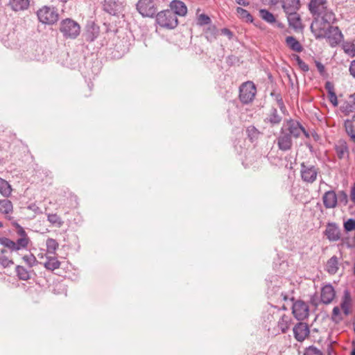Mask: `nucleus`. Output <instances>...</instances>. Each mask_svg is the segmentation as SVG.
Returning <instances> with one entry per match:
<instances>
[{
  "label": "nucleus",
  "instance_id": "obj_1",
  "mask_svg": "<svg viewBox=\"0 0 355 355\" xmlns=\"http://www.w3.org/2000/svg\"><path fill=\"white\" fill-rule=\"evenodd\" d=\"M286 123L281 128L279 135L276 139L279 150L284 152L292 148V137L298 138V130L292 123H289V119Z\"/></svg>",
  "mask_w": 355,
  "mask_h": 355
},
{
  "label": "nucleus",
  "instance_id": "obj_2",
  "mask_svg": "<svg viewBox=\"0 0 355 355\" xmlns=\"http://www.w3.org/2000/svg\"><path fill=\"white\" fill-rule=\"evenodd\" d=\"M155 23L160 27L172 30L175 28L178 25V19L177 16L172 10H164L157 12L155 16Z\"/></svg>",
  "mask_w": 355,
  "mask_h": 355
},
{
  "label": "nucleus",
  "instance_id": "obj_3",
  "mask_svg": "<svg viewBox=\"0 0 355 355\" xmlns=\"http://www.w3.org/2000/svg\"><path fill=\"white\" fill-rule=\"evenodd\" d=\"M59 31L64 38L76 39L80 35V26L73 19L66 18L60 21Z\"/></svg>",
  "mask_w": 355,
  "mask_h": 355
},
{
  "label": "nucleus",
  "instance_id": "obj_4",
  "mask_svg": "<svg viewBox=\"0 0 355 355\" xmlns=\"http://www.w3.org/2000/svg\"><path fill=\"white\" fill-rule=\"evenodd\" d=\"M39 21L47 25L55 24L59 19L58 10L55 7L44 6L37 11Z\"/></svg>",
  "mask_w": 355,
  "mask_h": 355
},
{
  "label": "nucleus",
  "instance_id": "obj_5",
  "mask_svg": "<svg viewBox=\"0 0 355 355\" xmlns=\"http://www.w3.org/2000/svg\"><path fill=\"white\" fill-rule=\"evenodd\" d=\"M136 10L143 17L154 18L158 11L157 1L138 0Z\"/></svg>",
  "mask_w": 355,
  "mask_h": 355
},
{
  "label": "nucleus",
  "instance_id": "obj_6",
  "mask_svg": "<svg viewBox=\"0 0 355 355\" xmlns=\"http://www.w3.org/2000/svg\"><path fill=\"white\" fill-rule=\"evenodd\" d=\"M256 92V86L253 82L243 83L239 87V99L243 104H248L253 101Z\"/></svg>",
  "mask_w": 355,
  "mask_h": 355
},
{
  "label": "nucleus",
  "instance_id": "obj_7",
  "mask_svg": "<svg viewBox=\"0 0 355 355\" xmlns=\"http://www.w3.org/2000/svg\"><path fill=\"white\" fill-rule=\"evenodd\" d=\"M290 300L293 302L292 305V313L296 320L302 321L309 317V307L305 302L301 300L295 301L293 297H291Z\"/></svg>",
  "mask_w": 355,
  "mask_h": 355
},
{
  "label": "nucleus",
  "instance_id": "obj_8",
  "mask_svg": "<svg viewBox=\"0 0 355 355\" xmlns=\"http://www.w3.org/2000/svg\"><path fill=\"white\" fill-rule=\"evenodd\" d=\"M328 24L322 21L320 17H314L310 26V30L316 40L325 38L327 36Z\"/></svg>",
  "mask_w": 355,
  "mask_h": 355
},
{
  "label": "nucleus",
  "instance_id": "obj_9",
  "mask_svg": "<svg viewBox=\"0 0 355 355\" xmlns=\"http://www.w3.org/2000/svg\"><path fill=\"white\" fill-rule=\"evenodd\" d=\"M302 180L307 183H313L316 180L319 168L313 165H306L304 162L300 164Z\"/></svg>",
  "mask_w": 355,
  "mask_h": 355
},
{
  "label": "nucleus",
  "instance_id": "obj_10",
  "mask_svg": "<svg viewBox=\"0 0 355 355\" xmlns=\"http://www.w3.org/2000/svg\"><path fill=\"white\" fill-rule=\"evenodd\" d=\"M325 38L331 47H335L342 41L343 35L338 26L329 25Z\"/></svg>",
  "mask_w": 355,
  "mask_h": 355
},
{
  "label": "nucleus",
  "instance_id": "obj_11",
  "mask_svg": "<svg viewBox=\"0 0 355 355\" xmlns=\"http://www.w3.org/2000/svg\"><path fill=\"white\" fill-rule=\"evenodd\" d=\"M294 338L298 342H302L310 334V329L307 323L298 322L293 329Z\"/></svg>",
  "mask_w": 355,
  "mask_h": 355
},
{
  "label": "nucleus",
  "instance_id": "obj_12",
  "mask_svg": "<svg viewBox=\"0 0 355 355\" xmlns=\"http://www.w3.org/2000/svg\"><path fill=\"white\" fill-rule=\"evenodd\" d=\"M327 3V0H310L309 10L313 17H320L325 11Z\"/></svg>",
  "mask_w": 355,
  "mask_h": 355
},
{
  "label": "nucleus",
  "instance_id": "obj_13",
  "mask_svg": "<svg viewBox=\"0 0 355 355\" xmlns=\"http://www.w3.org/2000/svg\"><path fill=\"white\" fill-rule=\"evenodd\" d=\"M336 296L333 286L330 284L324 286L321 289L320 301L323 304H330Z\"/></svg>",
  "mask_w": 355,
  "mask_h": 355
},
{
  "label": "nucleus",
  "instance_id": "obj_14",
  "mask_svg": "<svg viewBox=\"0 0 355 355\" xmlns=\"http://www.w3.org/2000/svg\"><path fill=\"white\" fill-rule=\"evenodd\" d=\"M322 202L326 209H333L338 205L337 194L334 190L326 191L322 196Z\"/></svg>",
  "mask_w": 355,
  "mask_h": 355
},
{
  "label": "nucleus",
  "instance_id": "obj_15",
  "mask_svg": "<svg viewBox=\"0 0 355 355\" xmlns=\"http://www.w3.org/2000/svg\"><path fill=\"white\" fill-rule=\"evenodd\" d=\"M286 15L289 27L292 28L295 31H302L304 29L301 17L297 12L288 13L286 14Z\"/></svg>",
  "mask_w": 355,
  "mask_h": 355
},
{
  "label": "nucleus",
  "instance_id": "obj_16",
  "mask_svg": "<svg viewBox=\"0 0 355 355\" xmlns=\"http://www.w3.org/2000/svg\"><path fill=\"white\" fill-rule=\"evenodd\" d=\"M324 234L330 241H337L340 239V231L335 223H328Z\"/></svg>",
  "mask_w": 355,
  "mask_h": 355
},
{
  "label": "nucleus",
  "instance_id": "obj_17",
  "mask_svg": "<svg viewBox=\"0 0 355 355\" xmlns=\"http://www.w3.org/2000/svg\"><path fill=\"white\" fill-rule=\"evenodd\" d=\"M282 7L286 14L297 12L300 7V0H281Z\"/></svg>",
  "mask_w": 355,
  "mask_h": 355
},
{
  "label": "nucleus",
  "instance_id": "obj_18",
  "mask_svg": "<svg viewBox=\"0 0 355 355\" xmlns=\"http://www.w3.org/2000/svg\"><path fill=\"white\" fill-rule=\"evenodd\" d=\"M99 34V27L96 26L94 23L87 24L86 31L84 33L85 39L88 42H94Z\"/></svg>",
  "mask_w": 355,
  "mask_h": 355
},
{
  "label": "nucleus",
  "instance_id": "obj_19",
  "mask_svg": "<svg viewBox=\"0 0 355 355\" xmlns=\"http://www.w3.org/2000/svg\"><path fill=\"white\" fill-rule=\"evenodd\" d=\"M171 8L169 10H172L175 16H184L187 12V8L185 3L180 0H173L170 3Z\"/></svg>",
  "mask_w": 355,
  "mask_h": 355
},
{
  "label": "nucleus",
  "instance_id": "obj_20",
  "mask_svg": "<svg viewBox=\"0 0 355 355\" xmlns=\"http://www.w3.org/2000/svg\"><path fill=\"white\" fill-rule=\"evenodd\" d=\"M352 299L349 291L347 288L345 289L340 303V308L345 315H349L350 314L349 306L352 304Z\"/></svg>",
  "mask_w": 355,
  "mask_h": 355
},
{
  "label": "nucleus",
  "instance_id": "obj_21",
  "mask_svg": "<svg viewBox=\"0 0 355 355\" xmlns=\"http://www.w3.org/2000/svg\"><path fill=\"white\" fill-rule=\"evenodd\" d=\"M282 120V117L278 114L277 108L272 107L268 117L264 119V122L270 123V126L273 127L279 124Z\"/></svg>",
  "mask_w": 355,
  "mask_h": 355
},
{
  "label": "nucleus",
  "instance_id": "obj_22",
  "mask_svg": "<svg viewBox=\"0 0 355 355\" xmlns=\"http://www.w3.org/2000/svg\"><path fill=\"white\" fill-rule=\"evenodd\" d=\"M218 35L219 30L214 24H209V26L204 30V35L209 42H213L216 40Z\"/></svg>",
  "mask_w": 355,
  "mask_h": 355
},
{
  "label": "nucleus",
  "instance_id": "obj_23",
  "mask_svg": "<svg viewBox=\"0 0 355 355\" xmlns=\"http://www.w3.org/2000/svg\"><path fill=\"white\" fill-rule=\"evenodd\" d=\"M286 44L293 51L300 53L303 51V46L300 42L293 36L286 37Z\"/></svg>",
  "mask_w": 355,
  "mask_h": 355
},
{
  "label": "nucleus",
  "instance_id": "obj_24",
  "mask_svg": "<svg viewBox=\"0 0 355 355\" xmlns=\"http://www.w3.org/2000/svg\"><path fill=\"white\" fill-rule=\"evenodd\" d=\"M9 5L15 11L24 10L29 7V0H10Z\"/></svg>",
  "mask_w": 355,
  "mask_h": 355
},
{
  "label": "nucleus",
  "instance_id": "obj_25",
  "mask_svg": "<svg viewBox=\"0 0 355 355\" xmlns=\"http://www.w3.org/2000/svg\"><path fill=\"white\" fill-rule=\"evenodd\" d=\"M247 137L251 143L257 141L261 135V132L254 125H250L246 128Z\"/></svg>",
  "mask_w": 355,
  "mask_h": 355
},
{
  "label": "nucleus",
  "instance_id": "obj_26",
  "mask_svg": "<svg viewBox=\"0 0 355 355\" xmlns=\"http://www.w3.org/2000/svg\"><path fill=\"white\" fill-rule=\"evenodd\" d=\"M44 266L46 270L53 271L54 270L60 268V261L55 257L47 256L46 261L44 263Z\"/></svg>",
  "mask_w": 355,
  "mask_h": 355
},
{
  "label": "nucleus",
  "instance_id": "obj_27",
  "mask_svg": "<svg viewBox=\"0 0 355 355\" xmlns=\"http://www.w3.org/2000/svg\"><path fill=\"white\" fill-rule=\"evenodd\" d=\"M103 10L112 15H116L118 11V4L114 0H105L103 4Z\"/></svg>",
  "mask_w": 355,
  "mask_h": 355
},
{
  "label": "nucleus",
  "instance_id": "obj_28",
  "mask_svg": "<svg viewBox=\"0 0 355 355\" xmlns=\"http://www.w3.org/2000/svg\"><path fill=\"white\" fill-rule=\"evenodd\" d=\"M327 271L331 275H334L338 270V260L336 256H333L327 262Z\"/></svg>",
  "mask_w": 355,
  "mask_h": 355
},
{
  "label": "nucleus",
  "instance_id": "obj_29",
  "mask_svg": "<svg viewBox=\"0 0 355 355\" xmlns=\"http://www.w3.org/2000/svg\"><path fill=\"white\" fill-rule=\"evenodd\" d=\"M13 211V205L8 199L0 200V213L3 214H10Z\"/></svg>",
  "mask_w": 355,
  "mask_h": 355
},
{
  "label": "nucleus",
  "instance_id": "obj_30",
  "mask_svg": "<svg viewBox=\"0 0 355 355\" xmlns=\"http://www.w3.org/2000/svg\"><path fill=\"white\" fill-rule=\"evenodd\" d=\"M15 272L19 279L22 281H28L31 279V271L21 266H17L15 267Z\"/></svg>",
  "mask_w": 355,
  "mask_h": 355
},
{
  "label": "nucleus",
  "instance_id": "obj_31",
  "mask_svg": "<svg viewBox=\"0 0 355 355\" xmlns=\"http://www.w3.org/2000/svg\"><path fill=\"white\" fill-rule=\"evenodd\" d=\"M236 10L240 19H243V21L248 23L253 22L254 18L252 15L247 10L241 7H237Z\"/></svg>",
  "mask_w": 355,
  "mask_h": 355
},
{
  "label": "nucleus",
  "instance_id": "obj_32",
  "mask_svg": "<svg viewBox=\"0 0 355 355\" xmlns=\"http://www.w3.org/2000/svg\"><path fill=\"white\" fill-rule=\"evenodd\" d=\"M335 150L339 159L344 157L345 153H348V147L346 141L340 140L338 144L335 146Z\"/></svg>",
  "mask_w": 355,
  "mask_h": 355
},
{
  "label": "nucleus",
  "instance_id": "obj_33",
  "mask_svg": "<svg viewBox=\"0 0 355 355\" xmlns=\"http://www.w3.org/2000/svg\"><path fill=\"white\" fill-rule=\"evenodd\" d=\"M259 16L263 20H264L267 23L273 24L276 21V18L275 15L267 9H260Z\"/></svg>",
  "mask_w": 355,
  "mask_h": 355
},
{
  "label": "nucleus",
  "instance_id": "obj_34",
  "mask_svg": "<svg viewBox=\"0 0 355 355\" xmlns=\"http://www.w3.org/2000/svg\"><path fill=\"white\" fill-rule=\"evenodd\" d=\"M291 319L288 315H283L278 322V327L283 334H286L290 327Z\"/></svg>",
  "mask_w": 355,
  "mask_h": 355
},
{
  "label": "nucleus",
  "instance_id": "obj_35",
  "mask_svg": "<svg viewBox=\"0 0 355 355\" xmlns=\"http://www.w3.org/2000/svg\"><path fill=\"white\" fill-rule=\"evenodd\" d=\"M344 126L347 134L355 144V126L350 119H346L344 122Z\"/></svg>",
  "mask_w": 355,
  "mask_h": 355
},
{
  "label": "nucleus",
  "instance_id": "obj_36",
  "mask_svg": "<svg viewBox=\"0 0 355 355\" xmlns=\"http://www.w3.org/2000/svg\"><path fill=\"white\" fill-rule=\"evenodd\" d=\"M11 192L12 188L8 182L0 178V193L5 197H8Z\"/></svg>",
  "mask_w": 355,
  "mask_h": 355
},
{
  "label": "nucleus",
  "instance_id": "obj_37",
  "mask_svg": "<svg viewBox=\"0 0 355 355\" xmlns=\"http://www.w3.org/2000/svg\"><path fill=\"white\" fill-rule=\"evenodd\" d=\"M340 110L345 115L349 116L350 113L355 112V101L349 102L345 101L340 107Z\"/></svg>",
  "mask_w": 355,
  "mask_h": 355
},
{
  "label": "nucleus",
  "instance_id": "obj_38",
  "mask_svg": "<svg viewBox=\"0 0 355 355\" xmlns=\"http://www.w3.org/2000/svg\"><path fill=\"white\" fill-rule=\"evenodd\" d=\"M29 242V238H19L16 241H14L12 251H18L21 249H26L28 247Z\"/></svg>",
  "mask_w": 355,
  "mask_h": 355
},
{
  "label": "nucleus",
  "instance_id": "obj_39",
  "mask_svg": "<svg viewBox=\"0 0 355 355\" xmlns=\"http://www.w3.org/2000/svg\"><path fill=\"white\" fill-rule=\"evenodd\" d=\"M320 18L322 21L328 24V26L330 25L331 23H334L335 21V15L331 10H329L327 7H326L325 11L320 15Z\"/></svg>",
  "mask_w": 355,
  "mask_h": 355
},
{
  "label": "nucleus",
  "instance_id": "obj_40",
  "mask_svg": "<svg viewBox=\"0 0 355 355\" xmlns=\"http://www.w3.org/2000/svg\"><path fill=\"white\" fill-rule=\"evenodd\" d=\"M46 245L47 248V252L49 254H55V251L58 248V243L55 239L49 238L46 239Z\"/></svg>",
  "mask_w": 355,
  "mask_h": 355
},
{
  "label": "nucleus",
  "instance_id": "obj_41",
  "mask_svg": "<svg viewBox=\"0 0 355 355\" xmlns=\"http://www.w3.org/2000/svg\"><path fill=\"white\" fill-rule=\"evenodd\" d=\"M47 219L49 223L58 227H62L64 223L61 218L56 214H48Z\"/></svg>",
  "mask_w": 355,
  "mask_h": 355
},
{
  "label": "nucleus",
  "instance_id": "obj_42",
  "mask_svg": "<svg viewBox=\"0 0 355 355\" xmlns=\"http://www.w3.org/2000/svg\"><path fill=\"white\" fill-rule=\"evenodd\" d=\"M289 123H292L293 125H294L298 130L297 131L298 132V137L300 136L301 132H302L306 138H309L310 134L305 130V128L299 121L290 119Z\"/></svg>",
  "mask_w": 355,
  "mask_h": 355
},
{
  "label": "nucleus",
  "instance_id": "obj_43",
  "mask_svg": "<svg viewBox=\"0 0 355 355\" xmlns=\"http://www.w3.org/2000/svg\"><path fill=\"white\" fill-rule=\"evenodd\" d=\"M336 194L338 198V203L339 202L340 205L346 206L349 202L347 192L344 190H341L339 191Z\"/></svg>",
  "mask_w": 355,
  "mask_h": 355
},
{
  "label": "nucleus",
  "instance_id": "obj_44",
  "mask_svg": "<svg viewBox=\"0 0 355 355\" xmlns=\"http://www.w3.org/2000/svg\"><path fill=\"white\" fill-rule=\"evenodd\" d=\"M22 259L28 266L29 268H32L33 266L39 263V261L37 260L36 257L33 254L24 255L22 257Z\"/></svg>",
  "mask_w": 355,
  "mask_h": 355
},
{
  "label": "nucleus",
  "instance_id": "obj_45",
  "mask_svg": "<svg viewBox=\"0 0 355 355\" xmlns=\"http://www.w3.org/2000/svg\"><path fill=\"white\" fill-rule=\"evenodd\" d=\"M343 227L345 232H350L355 230V219L351 218L344 221Z\"/></svg>",
  "mask_w": 355,
  "mask_h": 355
},
{
  "label": "nucleus",
  "instance_id": "obj_46",
  "mask_svg": "<svg viewBox=\"0 0 355 355\" xmlns=\"http://www.w3.org/2000/svg\"><path fill=\"white\" fill-rule=\"evenodd\" d=\"M344 51L350 57L355 56V44L353 43H345L343 46Z\"/></svg>",
  "mask_w": 355,
  "mask_h": 355
},
{
  "label": "nucleus",
  "instance_id": "obj_47",
  "mask_svg": "<svg viewBox=\"0 0 355 355\" xmlns=\"http://www.w3.org/2000/svg\"><path fill=\"white\" fill-rule=\"evenodd\" d=\"M12 225L15 227L16 233L20 236V238H29L23 227H21L17 221L12 222Z\"/></svg>",
  "mask_w": 355,
  "mask_h": 355
},
{
  "label": "nucleus",
  "instance_id": "obj_48",
  "mask_svg": "<svg viewBox=\"0 0 355 355\" xmlns=\"http://www.w3.org/2000/svg\"><path fill=\"white\" fill-rule=\"evenodd\" d=\"M343 318L341 315L340 308L338 306L334 307L332 310L331 320L338 323L343 320Z\"/></svg>",
  "mask_w": 355,
  "mask_h": 355
},
{
  "label": "nucleus",
  "instance_id": "obj_49",
  "mask_svg": "<svg viewBox=\"0 0 355 355\" xmlns=\"http://www.w3.org/2000/svg\"><path fill=\"white\" fill-rule=\"evenodd\" d=\"M303 355H323L322 352L313 345H311L305 349Z\"/></svg>",
  "mask_w": 355,
  "mask_h": 355
},
{
  "label": "nucleus",
  "instance_id": "obj_50",
  "mask_svg": "<svg viewBox=\"0 0 355 355\" xmlns=\"http://www.w3.org/2000/svg\"><path fill=\"white\" fill-rule=\"evenodd\" d=\"M0 244L12 251L14 241L7 237H0Z\"/></svg>",
  "mask_w": 355,
  "mask_h": 355
},
{
  "label": "nucleus",
  "instance_id": "obj_51",
  "mask_svg": "<svg viewBox=\"0 0 355 355\" xmlns=\"http://www.w3.org/2000/svg\"><path fill=\"white\" fill-rule=\"evenodd\" d=\"M211 19L210 17L205 15V14H201L198 17V24L200 26L202 25H209L211 24Z\"/></svg>",
  "mask_w": 355,
  "mask_h": 355
},
{
  "label": "nucleus",
  "instance_id": "obj_52",
  "mask_svg": "<svg viewBox=\"0 0 355 355\" xmlns=\"http://www.w3.org/2000/svg\"><path fill=\"white\" fill-rule=\"evenodd\" d=\"M12 264H14V262L12 259H9L5 255L0 257V265L2 266L3 268H8Z\"/></svg>",
  "mask_w": 355,
  "mask_h": 355
},
{
  "label": "nucleus",
  "instance_id": "obj_53",
  "mask_svg": "<svg viewBox=\"0 0 355 355\" xmlns=\"http://www.w3.org/2000/svg\"><path fill=\"white\" fill-rule=\"evenodd\" d=\"M329 101L331 103L334 107H337L338 105L337 96L334 92L328 94Z\"/></svg>",
  "mask_w": 355,
  "mask_h": 355
},
{
  "label": "nucleus",
  "instance_id": "obj_54",
  "mask_svg": "<svg viewBox=\"0 0 355 355\" xmlns=\"http://www.w3.org/2000/svg\"><path fill=\"white\" fill-rule=\"evenodd\" d=\"M220 33L222 35H226L229 40H232L234 36V33L232 31H230L227 28H223L220 30Z\"/></svg>",
  "mask_w": 355,
  "mask_h": 355
},
{
  "label": "nucleus",
  "instance_id": "obj_55",
  "mask_svg": "<svg viewBox=\"0 0 355 355\" xmlns=\"http://www.w3.org/2000/svg\"><path fill=\"white\" fill-rule=\"evenodd\" d=\"M315 66L321 76H323L325 73V67L322 63H321L320 61L315 60Z\"/></svg>",
  "mask_w": 355,
  "mask_h": 355
},
{
  "label": "nucleus",
  "instance_id": "obj_56",
  "mask_svg": "<svg viewBox=\"0 0 355 355\" xmlns=\"http://www.w3.org/2000/svg\"><path fill=\"white\" fill-rule=\"evenodd\" d=\"M325 89L327 90L328 94L334 92V84L330 81H327L324 85Z\"/></svg>",
  "mask_w": 355,
  "mask_h": 355
},
{
  "label": "nucleus",
  "instance_id": "obj_57",
  "mask_svg": "<svg viewBox=\"0 0 355 355\" xmlns=\"http://www.w3.org/2000/svg\"><path fill=\"white\" fill-rule=\"evenodd\" d=\"M270 96L275 98L277 103L279 102L283 101V98L280 93H277L275 91H273L270 93Z\"/></svg>",
  "mask_w": 355,
  "mask_h": 355
},
{
  "label": "nucleus",
  "instance_id": "obj_58",
  "mask_svg": "<svg viewBox=\"0 0 355 355\" xmlns=\"http://www.w3.org/2000/svg\"><path fill=\"white\" fill-rule=\"evenodd\" d=\"M298 67L304 72H307L309 70V65L306 64L303 60L302 62H300Z\"/></svg>",
  "mask_w": 355,
  "mask_h": 355
},
{
  "label": "nucleus",
  "instance_id": "obj_59",
  "mask_svg": "<svg viewBox=\"0 0 355 355\" xmlns=\"http://www.w3.org/2000/svg\"><path fill=\"white\" fill-rule=\"evenodd\" d=\"M349 71L350 74L355 78V60L352 61Z\"/></svg>",
  "mask_w": 355,
  "mask_h": 355
},
{
  "label": "nucleus",
  "instance_id": "obj_60",
  "mask_svg": "<svg viewBox=\"0 0 355 355\" xmlns=\"http://www.w3.org/2000/svg\"><path fill=\"white\" fill-rule=\"evenodd\" d=\"M350 198H351V200L355 204V182L353 184V185L351 187Z\"/></svg>",
  "mask_w": 355,
  "mask_h": 355
},
{
  "label": "nucleus",
  "instance_id": "obj_61",
  "mask_svg": "<svg viewBox=\"0 0 355 355\" xmlns=\"http://www.w3.org/2000/svg\"><path fill=\"white\" fill-rule=\"evenodd\" d=\"M28 209H31L33 211H34L35 213H40V208L36 206L35 204H32V205H30L28 207Z\"/></svg>",
  "mask_w": 355,
  "mask_h": 355
},
{
  "label": "nucleus",
  "instance_id": "obj_62",
  "mask_svg": "<svg viewBox=\"0 0 355 355\" xmlns=\"http://www.w3.org/2000/svg\"><path fill=\"white\" fill-rule=\"evenodd\" d=\"M236 3L243 6H248L250 3L248 1H246L245 0H236Z\"/></svg>",
  "mask_w": 355,
  "mask_h": 355
},
{
  "label": "nucleus",
  "instance_id": "obj_63",
  "mask_svg": "<svg viewBox=\"0 0 355 355\" xmlns=\"http://www.w3.org/2000/svg\"><path fill=\"white\" fill-rule=\"evenodd\" d=\"M280 110L282 112H284L286 110V106L284 105V101H281V102H279L277 103Z\"/></svg>",
  "mask_w": 355,
  "mask_h": 355
},
{
  "label": "nucleus",
  "instance_id": "obj_64",
  "mask_svg": "<svg viewBox=\"0 0 355 355\" xmlns=\"http://www.w3.org/2000/svg\"><path fill=\"white\" fill-rule=\"evenodd\" d=\"M292 57H293V59L296 61L297 65L300 64V62L302 61V60L300 58V57L297 54H293Z\"/></svg>",
  "mask_w": 355,
  "mask_h": 355
}]
</instances>
